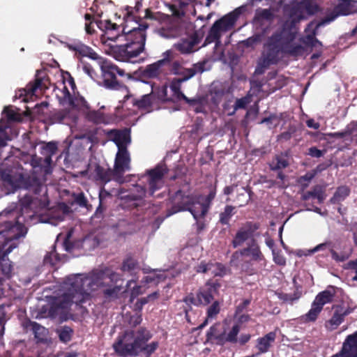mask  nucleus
I'll use <instances>...</instances> for the list:
<instances>
[{"label":"nucleus","mask_w":357,"mask_h":357,"mask_svg":"<svg viewBox=\"0 0 357 357\" xmlns=\"http://www.w3.org/2000/svg\"><path fill=\"white\" fill-rule=\"evenodd\" d=\"M151 337V333L145 327L126 329L119 334L112 348L119 357H135L140 354L150 357L159 346L157 341L147 344Z\"/></svg>","instance_id":"f257e3e1"},{"label":"nucleus","mask_w":357,"mask_h":357,"mask_svg":"<svg viewBox=\"0 0 357 357\" xmlns=\"http://www.w3.org/2000/svg\"><path fill=\"white\" fill-rule=\"evenodd\" d=\"M67 292L64 293L49 310L50 315L57 314V309H66L72 303L82 307V304L91 300V292L98 286V282L92 277L82 274L68 276L65 281Z\"/></svg>","instance_id":"f03ea898"},{"label":"nucleus","mask_w":357,"mask_h":357,"mask_svg":"<svg viewBox=\"0 0 357 357\" xmlns=\"http://www.w3.org/2000/svg\"><path fill=\"white\" fill-rule=\"evenodd\" d=\"M258 222L247 221L243 223L236 231L231 244L234 248L243 246L249 241L247 247L233 252L230 259L231 266H238L242 257H250L255 261H265V257L261 252L260 247L255 239V233L259 229Z\"/></svg>","instance_id":"7ed1b4c3"},{"label":"nucleus","mask_w":357,"mask_h":357,"mask_svg":"<svg viewBox=\"0 0 357 357\" xmlns=\"http://www.w3.org/2000/svg\"><path fill=\"white\" fill-rule=\"evenodd\" d=\"M32 197L25 195L20 199L19 206L15 204L13 206H9L0 214L1 226L3 229L1 232H8L7 238L13 241L24 237L27 229L23 225L20 218H22V212H28L32 204Z\"/></svg>","instance_id":"20e7f679"},{"label":"nucleus","mask_w":357,"mask_h":357,"mask_svg":"<svg viewBox=\"0 0 357 357\" xmlns=\"http://www.w3.org/2000/svg\"><path fill=\"white\" fill-rule=\"evenodd\" d=\"M102 85L109 90H125L128 88L124 84L125 77L130 78L123 69L108 61H102L100 65Z\"/></svg>","instance_id":"39448f33"},{"label":"nucleus","mask_w":357,"mask_h":357,"mask_svg":"<svg viewBox=\"0 0 357 357\" xmlns=\"http://www.w3.org/2000/svg\"><path fill=\"white\" fill-rule=\"evenodd\" d=\"M245 10L246 6H241L216 20L211 27L204 45L205 46L215 41L220 42L222 32L230 30L234 26L240 15Z\"/></svg>","instance_id":"423d86ee"},{"label":"nucleus","mask_w":357,"mask_h":357,"mask_svg":"<svg viewBox=\"0 0 357 357\" xmlns=\"http://www.w3.org/2000/svg\"><path fill=\"white\" fill-rule=\"evenodd\" d=\"M168 169L165 164H158L154 168L147 169L142 178H146L148 184L146 185H137L139 197H145L148 193L153 196L154 193L161 189L164 185V176L167 174Z\"/></svg>","instance_id":"0eeeda50"},{"label":"nucleus","mask_w":357,"mask_h":357,"mask_svg":"<svg viewBox=\"0 0 357 357\" xmlns=\"http://www.w3.org/2000/svg\"><path fill=\"white\" fill-rule=\"evenodd\" d=\"M4 185L9 192H14L18 189H25L39 195L44 185L40 178L35 176L20 174L17 176L8 174L4 178Z\"/></svg>","instance_id":"6e6552de"},{"label":"nucleus","mask_w":357,"mask_h":357,"mask_svg":"<svg viewBox=\"0 0 357 357\" xmlns=\"http://www.w3.org/2000/svg\"><path fill=\"white\" fill-rule=\"evenodd\" d=\"M336 294L335 287L328 286L326 289L319 292L313 301L310 310L299 317L303 324L315 322L326 304L333 301Z\"/></svg>","instance_id":"1a4fd4ad"},{"label":"nucleus","mask_w":357,"mask_h":357,"mask_svg":"<svg viewBox=\"0 0 357 357\" xmlns=\"http://www.w3.org/2000/svg\"><path fill=\"white\" fill-rule=\"evenodd\" d=\"M134 19L135 17L132 15L127 13V16L124 18L125 22L122 32L125 35L126 42L142 44L144 48L146 40V30L149 24L146 22L138 23Z\"/></svg>","instance_id":"9d476101"},{"label":"nucleus","mask_w":357,"mask_h":357,"mask_svg":"<svg viewBox=\"0 0 357 357\" xmlns=\"http://www.w3.org/2000/svg\"><path fill=\"white\" fill-rule=\"evenodd\" d=\"M172 206L170 214L179 211H188L195 220L199 218V211L194 206L199 203V197L193 195H185L181 190H178L170 198Z\"/></svg>","instance_id":"9b49d317"},{"label":"nucleus","mask_w":357,"mask_h":357,"mask_svg":"<svg viewBox=\"0 0 357 357\" xmlns=\"http://www.w3.org/2000/svg\"><path fill=\"white\" fill-rule=\"evenodd\" d=\"M43 149L46 155L45 158H33L31 160V165L33 168H40L43 176H46L52 172V157L56 154L58 150V144L55 142H50L45 144Z\"/></svg>","instance_id":"f8f14e48"},{"label":"nucleus","mask_w":357,"mask_h":357,"mask_svg":"<svg viewBox=\"0 0 357 357\" xmlns=\"http://www.w3.org/2000/svg\"><path fill=\"white\" fill-rule=\"evenodd\" d=\"M142 44L126 42L123 45H116L112 48L113 56L119 61L128 62L143 52Z\"/></svg>","instance_id":"ddd939ff"},{"label":"nucleus","mask_w":357,"mask_h":357,"mask_svg":"<svg viewBox=\"0 0 357 357\" xmlns=\"http://www.w3.org/2000/svg\"><path fill=\"white\" fill-rule=\"evenodd\" d=\"M130 155L128 149L118 150L113 169L114 179L116 181L119 183H124L123 174L126 172L130 170Z\"/></svg>","instance_id":"4468645a"},{"label":"nucleus","mask_w":357,"mask_h":357,"mask_svg":"<svg viewBox=\"0 0 357 357\" xmlns=\"http://www.w3.org/2000/svg\"><path fill=\"white\" fill-rule=\"evenodd\" d=\"M171 50H167L163 53V58L156 62L146 66L142 71V76L145 78H156L161 74L165 73L166 66L170 63Z\"/></svg>","instance_id":"2eb2a0df"},{"label":"nucleus","mask_w":357,"mask_h":357,"mask_svg":"<svg viewBox=\"0 0 357 357\" xmlns=\"http://www.w3.org/2000/svg\"><path fill=\"white\" fill-rule=\"evenodd\" d=\"M106 135L114 142L118 150L128 149V146L131 143L130 130L128 128L109 130Z\"/></svg>","instance_id":"dca6fc26"},{"label":"nucleus","mask_w":357,"mask_h":357,"mask_svg":"<svg viewBox=\"0 0 357 357\" xmlns=\"http://www.w3.org/2000/svg\"><path fill=\"white\" fill-rule=\"evenodd\" d=\"M331 357H357V331L346 337L341 349Z\"/></svg>","instance_id":"f3484780"},{"label":"nucleus","mask_w":357,"mask_h":357,"mask_svg":"<svg viewBox=\"0 0 357 357\" xmlns=\"http://www.w3.org/2000/svg\"><path fill=\"white\" fill-rule=\"evenodd\" d=\"M357 13V1L352 0H342L333 8V11L327 15L331 22L340 15H349Z\"/></svg>","instance_id":"a211bd4d"},{"label":"nucleus","mask_w":357,"mask_h":357,"mask_svg":"<svg viewBox=\"0 0 357 357\" xmlns=\"http://www.w3.org/2000/svg\"><path fill=\"white\" fill-rule=\"evenodd\" d=\"M294 39V33H289L287 35L286 42L283 43L282 53L294 57L301 56L305 52V49L300 44H293Z\"/></svg>","instance_id":"6ab92c4d"},{"label":"nucleus","mask_w":357,"mask_h":357,"mask_svg":"<svg viewBox=\"0 0 357 357\" xmlns=\"http://www.w3.org/2000/svg\"><path fill=\"white\" fill-rule=\"evenodd\" d=\"M99 29L105 31L104 37L107 40L115 41L119 36L120 26L112 23L110 20H99L96 22Z\"/></svg>","instance_id":"aec40b11"},{"label":"nucleus","mask_w":357,"mask_h":357,"mask_svg":"<svg viewBox=\"0 0 357 357\" xmlns=\"http://www.w3.org/2000/svg\"><path fill=\"white\" fill-rule=\"evenodd\" d=\"M350 313V311L341 306H337L335 310L332 317L326 322L325 326L328 331H333L336 329L343 321L344 317Z\"/></svg>","instance_id":"412c9836"},{"label":"nucleus","mask_w":357,"mask_h":357,"mask_svg":"<svg viewBox=\"0 0 357 357\" xmlns=\"http://www.w3.org/2000/svg\"><path fill=\"white\" fill-rule=\"evenodd\" d=\"M282 50L266 47V52L259 60V65L263 68H268L270 66L277 64L279 61L280 53Z\"/></svg>","instance_id":"4be33fe9"},{"label":"nucleus","mask_w":357,"mask_h":357,"mask_svg":"<svg viewBox=\"0 0 357 357\" xmlns=\"http://www.w3.org/2000/svg\"><path fill=\"white\" fill-rule=\"evenodd\" d=\"M22 326L26 332L31 331L36 339L43 341L47 335L46 328L37 322L27 319L23 321Z\"/></svg>","instance_id":"5701e85b"},{"label":"nucleus","mask_w":357,"mask_h":357,"mask_svg":"<svg viewBox=\"0 0 357 357\" xmlns=\"http://www.w3.org/2000/svg\"><path fill=\"white\" fill-rule=\"evenodd\" d=\"M220 324L216 323L212 325L206 334V342L212 344L223 345L224 332H220Z\"/></svg>","instance_id":"b1692460"},{"label":"nucleus","mask_w":357,"mask_h":357,"mask_svg":"<svg viewBox=\"0 0 357 357\" xmlns=\"http://www.w3.org/2000/svg\"><path fill=\"white\" fill-rule=\"evenodd\" d=\"M276 338V332L275 331H271L268 333L266 334L264 336L261 337H259L257 340V344L256 348L258 349L259 354H264L266 353L272 343H273Z\"/></svg>","instance_id":"393cba45"},{"label":"nucleus","mask_w":357,"mask_h":357,"mask_svg":"<svg viewBox=\"0 0 357 357\" xmlns=\"http://www.w3.org/2000/svg\"><path fill=\"white\" fill-rule=\"evenodd\" d=\"M93 173L96 180L104 183H108L112 177L114 178L113 170L109 168L105 169L98 163L94 165Z\"/></svg>","instance_id":"a878e982"},{"label":"nucleus","mask_w":357,"mask_h":357,"mask_svg":"<svg viewBox=\"0 0 357 357\" xmlns=\"http://www.w3.org/2000/svg\"><path fill=\"white\" fill-rule=\"evenodd\" d=\"M48 79H45L41 77H36L33 82L29 83L24 88L25 94L27 96H33L38 89L44 90L47 89V82Z\"/></svg>","instance_id":"bb28decb"},{"label":"nucleus","mask_w":357,"mask_h":357,"mask_svg":"<svg viewBox=\"0 0 357 357\" xmlns=\"http://www.w3.org/2000/svg\"><path fill=\"white\" fill-rule=\"evenodd\" d=\"M286 37L283 31L275 32L268 38L266 46L282 51L283 43L286 42Z\"/></svg>","instance_id":"cd10ccee"},{"label":"nucleus","mask_w":357,"mask_h":357,"mask_svg":"<svg viewBox=\"0 0 357 357\" xmlns=\"http://www.w3.org/2000/svg\"><path fill=\"white\" fill-rule=\"evenodd\" d=\"M18 243L15 241H13L6 237L4 241L0 242V266L3 259L10 260L8 258V255L10 253L13 249L17 247Z\"/></svg>","instance_id":"c85d7f7f"},{"label":"nucleus","mask_w":357,"mask_h":357,"mask_svg":"<svg viewBox=\"0 0 357 357\" xmlns=\"http://www.w3.org/2000/svg\"><path fill=\"white\" fill-rule=\"evenodd\" d=\"M216 195L215 188L211 189L209 193L206 196L203 203H198L200 205L201 211H199V218H204L208 212L212 201Z\"/></svg>","instance_id":"c756f323"},{"label":"nucleus","mask_w":357,"mask_h":357,"mask_svg":"<svg viewBox=\"0 0 357 357\" xmlns=\"http://www.w3.org/2000/svg\"><path fill=\"white\" fill-rule=\"evenodd\" d=\"M273 18L274 15L270 9L259 8L255 10L253 22L262 24L264 21H271Z\"/></svg>","instance_id":"7c9ffc66"},{"label":"nucleus","mask_w":357,"mask_h":357,"mask_svg":"<svg viewBox=\"0 0 357 357\" xmlns=\"http://www.w3.org/2000/svg\"><path fill=\"white\" fill-rule=\"evenodd\" d=\"M350 194V189L347 185L339 186L333 196L330 199L331 204H336L343 202Z\"/></svg>","instance_id":"2f4dec72"},{"label":"nucleus","mask_w":357,"mask_h":357,"mask_svg":"<svg viewBox=\"0 0 357 357\" xmlns=\"http://www.w3.org/2000/svg\"><path fill=\"white\" fill-rule=\"evenodd\" d=\"M289 165L287 154L282 153L281 154L276 155L270 164L271 170H280L287 167Z\"/></svg>","instance_id":"473e14b6"},{"label":"nucleus","mask_w":357,"mask_h":357,"mask_svg":"<svg viewBox=\"0 0 357 357\" xmlns=\"http://www.w3.org/2000/svg\"><path fill=\"white\" fill-rule=\"evenodd\" d=\"M160 32V35L165 38H175L181 34L182 29L178 24H169L162 27Z\"/></svg>","instance_id":"72a5a7b5"},{"label":"nucleus","mask_w":357,"mask_h":357,"mask_svg":"<svg viewBox=\"0 0 357 357\" xmlns=\"http://www.w3.org/2000/svg\"><path fill=\"white\" fill-rule=\"evenodd\" d=\"M0 266V284H3V282L10 279L13 275V265L10 260L3 259Z\"/></svg>","instance_id":"f704fd0d"},{"label":"nucleus","mask_w":357,"mask_h":357,"mask_svg":"<svg viewBox=\"0 0 357 357\" xmlns=\"http://www.w3.org/2000/svg\"><path fill=\"white\" fill-rule=\"evenodd\" d=\"M330 22H331V19H329L327 15L318 22H316L315 20L311 21L305 29V32L316 37L319 28Z\"/></svg>","instance_id":"c9c22d12"},{"label":"nucleus","mask_w":357,"mask_h":357,"mask_svg":"<svg viewBox=\"0 0 357 357\" xmlns=\"http://www.w3.org/2000/svg\"><path fill=\"white\" fill-rule=\"evenodd\" d=\"M183 82L178 78H173L169 84V89L172 92V97L176 101H181V98L184 97V93L181 91V85Z\"/></svg>","instance_id":"e433bc0d"},{"label":"nucleus","mask_w":357,"mask_h":357,"mask_svg":"<svg viewBox=\"0 0 357 357\" xmlns=\"http://www.w3.org/2000/svg\"><path fill=\"white\" fill-rule=\"evenodd\" d=\"M241 326L239 324H234L228 333L224 331L223 345L227 343L236 344L238 342V335L240 332Z\"/></svg>","instance_id":"4c0bfd02"},{"label":"nucleus","mask_w":357,"mask_h":357,"mask_svg":"<svg viewBox=\"0 0 357 357\" xmlns=\"http://www.w3.org/2000/svg\"><path fill=\"white\" fill-rule=\"evenodd\" d=\"M235 213V207L231 205H227L224 211L219 215V222L223 225H229L231 217Z\"/></svg>","instance_id":"58836bf2"},{"label":"nucleus","mask_w":357,"mask_h":357,"mask_svg":"<svg viewBox=\"0 0 357 357\" xmlns=\"http://www.w3.org/2000/svg\"><path fill=\"white\" fill-rule=\"evenodd\" d=\"M70 112L67 110H59L54 112L50 116V120L52 123L68 124Z\"/></svg>","instance_id":"ea45409f"},{"label":"nucleus","mask_w":357,"mask_h":357,"mask_svg":"<svg viewBox=\"0 0 357 357\" xmlns=\"http://www.w3.org/2000/svg\"><path fill=\"white\" fill-rule=\"evenodd\" d=\"M183 302L185 303V306L183 307V312H185L186 320L190 322L188 313L192 310V305H199L197 296L195 297L192 294H190L183 298Z\"/></svg>","instance_id":"a19ab883"},{"label":"nucleus","mask_w":357,"mask_h":357,"mask_svg":"<svg viewBox=\"0 0 357 357\" xmlns=\"http://www.w3.org/2000/svg\"><path fill=\"white\" fill-rule=\"evenodd\" d=\"M220 306L218 301H214L207 309V318L201 324L197 329L201 330L208 324V318H213L220 312Z\"/></svg>","instance_id":"79ce46f5"},{"label":"nucleus","mask_w":357,"mask_h":357,"mask_svg":"<svg viewBox=\"0 0 357 357\" xmlns=\"http://www.w3.org/2000/svg\"><path fill=\"white\" fill-rule=\"evenodd\" d=\"M137 261L131 257H126L122 262L121 270L132 275L137 268Z\"/></svg>","instance_id":"37998d69"},{"label":"nucleus","mask_w":357,"mask_h":357,"mask_svg":"<svg viewBox=\"0 0 357 357\" xmlns=\"http://www.w3.org/2000/svg\"><path fill=\"white\" fill-rule=\"evenodd\" d=\"M176 49L182 54H189L193 52L195 47V42H190L189 40H183L178 43L176 45Z\"/></svg>","instance_id":"c03bdc74"},{"label":"nucleus","mask_w":357,"mask_h":357,"mask_svg":"<svg viewBox=\"0 0 357 357\" xmlns=\"http://www.w3.org/2000/svg\"><path fill=\"white\" fill-rule=\"evenodd\" d=\"M329 251L331 254L333 259H334L335 261L343 262L349 258L352 250L351 248H348L347 250H344L340 253L337 252L332 248H331Z\"/></svg>","instance_id":"a18cd8bd"},{"label":"nucleus","mask_w":357,"mask_h":357,"mask_svg":"<svg viewBox=\"0 0 357 357\" xmlns=\"http://www.w3.org/2000/svg\"><path fill=\"white\" fill-rule=\"evenodd\" d=\"M73 333V330L67 326H64L58 330L59 340L64 343H67L71 340Z\"/></svg>","instance_id":"49530a36"},{"label":"nucleus","mask_w":357,"mask_h":357,"mask_svg":"<svg viewBox=\"0 0 357 357\" xmlns=\"http://www.w3.org/2000/svg\"><path fill=\"white\" fill-rule=\"evenodd\" d=\"M301 6L304 8L309 15H313L320 10L319 5L312 2L311 0H304L301 3Z\"/></svg>","instance_id":"de8ad7c7"},{"label":"nucleus","mask_w":357,"mask_h":357,"mask_svg":"<svg viewBox=\"0 0 357 357\" xmlns=\"http://www.w3.org/2000/svg\"><path fill=\"white\" fill-rule=\"evenodd\" d=\"M220 287L221 285L218 281L209 280L205 284L203 289L213 298L214 295L218 294Z\"/></svg>","instance_id":"09e8293b"},{"label":"nucleus","mask_w":357,"mask_h":357,"mask_svg":"<svg viewBox=\"0 0 357 357\" xmlns=\"http://www.w3.org/2000/svg\"><path fill=\"white\" fill-rule=\"evenodd\" d=\"M133 105L137 106L139 109H146L151 105V100L150 95H144L139 99H135Z\"/></svg>","instance_id":"8fccbe9b"},{"label":"nucleus","mask_w":357,"mask_h":357,"mask_svg":"<svg viewBox=\"0 0 357 357\" xmlns=\"http://www.w3.org/2000/svg\"><path fill=\"white\" fill-rule=\"evenodd\" d=\"M197 295L199 305H207L213 300V298L209 295L203 288L199 291Z\"/></svg>","instance_id":"3c124183"},{"label":"nucleus","mask_w":357,"mask_h":357,"mask_svg":"<svg viewBox=\"0 0 357 357\" xmlns=\"http://www.w3.org/2000/svg\"><path fill=\"white\" fill-rule=\"evenodd\" d=\"M210 93L212 96H214V98H220L225 95V89L221 84L213 83L210 89Z\"/></svg>","instance_id":"603ef678"},{"label":"nucleus","mask_w":357,"mask_h":357,"mask_svg":"<svg viewBox=\"0 0 357 357\" xmlns=\"http://www.w3.org/2000/svg\"><path fill=\"white\" fill-rule=\"evenodd\" d=\"M121 291V286L115 285L112 288H108L103 291V296L107 299H114L118 297Z\"/></svg>","instance_id":"864d4df0"},{"label":"nucleus","mask_w":357,"mask_h":357,"mask_svg":"<svg viewBox=\"0 0 357 357\" xmlns=\"http://www.w3.org/2000/svg\"><path fill=\"white\" fill-rule=\"evenodd\" d=\"M86 118L89 121L95 123H101L104 119L102 113L96 110L89 111L86 113Z\"/></svg>","instance_id":"5fc2aeb1"},{"label":"nucleus","mask_w":357,"mask_h":357,"mask_svg":"<svg viewBox=\"0 0 357 357\" xmlns=\"http://www.w3.org/2000/svg\"><path fill=\"white\" fill-rule=\"evenodd\" d=\"M278 298L284 302L293 303L294 301L298 300L301 295L298 293H294L293 294H286L283 292L277 293Z\"/></svg>","instance_id":"6e6d98bb"},{"label":"nucleus","mask_w":357,"mask_h":357,"mask_svg":"<svg viewBox=\"0 0 357 357\" xmlns=\"http://www.w3.org/2000/svg\"><path fill=\"white\" fill-rule=\"evenodd\" d=\"M321 188V185H317L314 186L312 190L306 191L301 195V200L302 201H307L310 198H317V193L319 192V190Z\"/></svg>","instance_id":"4d7b16f0"},{"label":"nucleus","mask_w":357,"mask_h":357,"mask_svg":"<svg viewBox=\"0 0 357 357\" xmlns=\"http://www.w3.org/2000/svg\"><path fill=\"white\" fill-rule=\"evenodd\" d=\"M178 73V75L182 76V77L178 78L182 82H186L192 77L195 76V72L191 70V68H183L181 72H176Z\"/></svg>","instance_id":"13d9d810"},{"label":"nucleus","mask_w":357,"mask_h":357,"mask_svg":"<svg viewBox=\"0 0 357 357\" xmlns=\"http://www.w3.org/2000/svg\"><path fill=\"white\" fill-rule=\"evenodd\" d=\"M3 113H5L9 121H16L20 119L19 114L15 112L10 107H6L3 109Z\"/></svg>","instance_id":"bf43d9fd"},{"label":"nucleus","mask_w":357,"mask_h":357,"mask_svg":"<svg viewBox=\"0 0 357 357\" xmlns=\"http://www.w3.org/2000/svg\"><path fill=\"white\" fill-rule=\"evenodd\" d=\"M59 260L58 255L55 252H48L44 257V264L54 266Z\"/></svg>","instance_id":"052dcab7"},{"label":"nucleus","mask_w":357,"mask_h":357,"mask_svg":"<svg viewBox=\"0 0 357 357\" xmlns=\"http://www.w3.org/2000/svg\"><path fill=\"white\" fill-rule=\"evenodd\" d=\"M301 41L306 46L311 48L314 47V42H317V38L313 35L307 33V34L301 39Z\"/></svg>","instance_id":"680f3d73"},{"label":"nucleus","mask_w":357,"mask_h":357,"mask_svg":"<svg viewBox=\"0 0 357 357\" xmlns=\"http://www.w3.org/2000/svg\"><path fill=\"white\" fill-rule=\"evenodd\" d=\"M172 54L170 55V63L166 66V70L169 68L172 74L178 75L176 72H181L183 67L177 61L172 62Z\"/></svg>","instance_id":"e2e57ef3"},{"label":"nucleus","mask_w":357,"mask_h":357,"mask_svg":"<svg viewBox=\"0 0 357 357\" xmlns=\"http://www.w3.org/2000/svg\"><path fill=\"white\" fill-rule=\"evenodd\" d=\"M207 63L206 60H204L202 61H199L198 63H194L192 66L191 70H192L193 72H195V75L197 73H202L205 70H206L205 66Z\"/></svg>","instance_id":"0e129e2a"},{"label":"nucleus","mask_w":357,"mask_h":357,"mask_svg":"<svg viewBox=\"0 0 357 357\" xmlns=\"http://www.w3.org/2000/svg\"><path fill=\"white\" fill-rule=\"evenodd\" d=\"M65 94H64V101L72 107H76L77 106V104L75 102L76 98L73 97L68 89L65 87Z\"/></svg>","instance_id":"69168bd1"},{"label":"nucleus","mask_w":357,"mask_h":357,"mask_svg":"<svg viewBox=\"0 0 357 357\" xmlns=\"http://www.w3.org/2000/svg\"><path fill=\"white\" fill-rule=\"evenodd\" d=\"M241 269L247 275H252L255 273V269L250 261H245L241 265Z\"/></svg>","instance_id":"338daca9"},{"label":"nucleus","mask_w":357,"mask_h":357,"mask_svg":"<svg viewBox=\"0 0 357 357\" xmlns=\"http://www.w3.org/2000/svg\"><path fill=\"white\" fill-rule=\"evenodd\" d=\"M142 321V314L136 313L135 314L130 317L128 320V324L132 327H136L137 325H139Z\"/></svg>","instance_id":"774afa93"}]
</instances>
